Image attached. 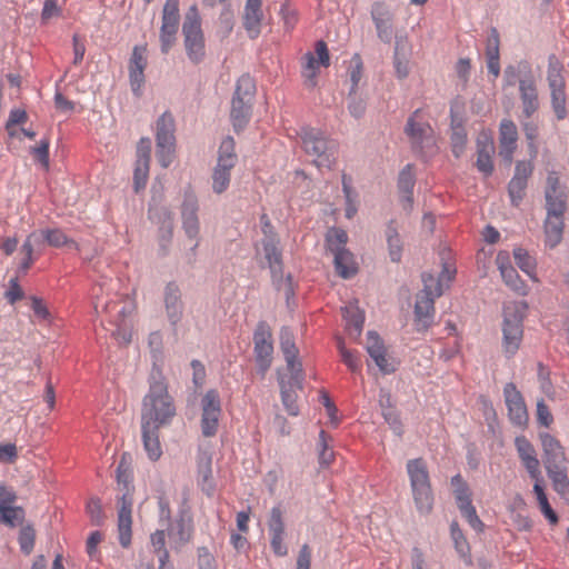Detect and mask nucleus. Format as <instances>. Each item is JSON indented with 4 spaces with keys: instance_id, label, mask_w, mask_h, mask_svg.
<instances>
[{
    "instance_id": "f257e3e1",
    "label": "nucleus",
    "mask_w": 569,
    "mask_h": 569,
    "mask_svg": "<svg viewBox=\"0 0 569 569\" xmlns=\"http://www.w3.org/2000/svg\"><path fill=\"white\" fill-rule=\"evenodd\" d=\"M177 415L174 400L168 390L166 377L159 369L151 372L149 389L141 403V425L148 428L169 426Z\"/></svg>"
},
{
    "instance_id": "f03ea898",
    "label": "nucleus",
    "mask_w": 569,
    "mask_h": 569,
    "mask_svg": "<svg viewBox=\"0 0 569 569\" xmlns=\"http://www.w3.org/2000/svg\"><path fill=\"white\" fill-rule=\"evenodd\" d=\"M568 193L560 183V174L555 170L547 173L545 187L546 220H545V243L550 249L557 247L561 240L565 229V213L567 212Z\"/></svg>"
},
{
    "instance_id": "7ed1b4c3",
    "label": "nucleus",
    "mask_w": 569,
    "mask_h": 569,
    "mask_svg": "<svg viewBox=\"0 0 569 569\" xmlns=\"http://www.w3.org/2000/svg\"><path fill=\"white\" fill-rule=\"evenodd\" d=\"M94 310L101 316V321L113 326L111 335L119 343L131 341V317L134 311V303L129 298L118 293H94Z\"/></svg>"
},
{
    "instance_id": "20e7f679",
    "label": "nucleus",
    "mask_w": 569,
    "mask_h": 569,
    "mask_svg": "<svg viewBox=\"0 0 569 569\" xmlns=\"http://www.w3.org/2000/svg\"><path fill=\"white\" fill-rule=\"evenodd\" d=\"M456 269L445 264L439 278L425 273L422 276L423 289L417 296L415 305V326L417 331H427L433 323L435 298L443 293L445 283L448 287L455 278Z\"/></svg>"
},
{
    "instance_id": "39448f33",
    "label": "nucleus",
    "mask_w": 569,
    "mask_h": 569,
    "mask_svg": "<svg viewBox=\"0 0 569 569\" xmlns=\"http://www.w3.org/2000/svg\"><path fill=\"white\" fill-rule=\"evenodd\" d=\"M403 131L415 152L426 157L438 151L435 130L422 109H417L409 116Z\"/></svg>"
},
{
    "instance_id": "423d86ee",
    "label": "nucleus",
    "mask_w": 569,
    "mask_h": 569,
    "mask_svg": "<svg viewBox=\"0 0 569 569\" xmlns=\"http://www.w3.org/2000/svg\"><path fill=\"white\" fill-rule=\"evenodd\" d=\"M528 305L525 301H508L502 309V347L513 356L520 348L523 336V319Z\"/></svg>"
},
{
    "instance_id": "0eeeda50",
    "label": "nucleus",
    "mask_w": 569,
    "mask_h": 569,
    "mask_svg": "<svg viewBox=\"0 0 569 569\" xmlns=\"http://www.w3.org/2000/svg\"><path fill=\"white\" fill-rule=\"evenodd\" d=\"M406 469L416 508L420 513H429L433 505V495L426 461L422 458L410 459Z\"/></svg>"
},
{
    "instance_id": "6e6552de",
    "label": "nucleus",
    "mask_w": 569,
    "mask_h": 569,
    "mask_svg": "<svg viewBox=\"0 0 569 569\" xmlns=\"http://www.w3.org/2000/svg\"><path fill=\"white\" fill-rule=\"evenodd\" d=\"M234 149L236 143L232 137H226L220 143L217 164L211 176L212 190L217 194L223 193L229 188L231 170L238 161Z\"/></svg>"
},
{
    "instance_id": "1a4fd4ad",
    "label": "nucleus",
    "mask_w": 569,
    "mask_h": 569,
    "mask_svg": "<svg viewBox=\"0 0 569 569\" xmlns=\"http://www.w3.org/2000/svg\"><path fill=\"white\" fill-rule=\"evenodd\" d=\"M302 144L305 151L313 157L318 168H332L337 157L336 141L329 140L318 130L308 129L303 132Z\"/></svg>"
},
{
    "instance_id": "9d476101",
    "label": "nucleus",
    "mask_w": 569,
    "mask_h": 569,
    "mask_svg": "<svg viewBox=\"0 0 569 569\" xmlns=\"http://www.w3.org/2000/svg\"><path fill=\"white\" fill-rule=\"evenodd\" d=\"M182 33L188 58L194 63L201 62L206 54L204 38L196 6H192L186 16Z\"/></svg>"
},
{
    "instance_id": "9b49d317",
    "label": "nucleus",
    "mask_w": 569,
    "mask_h": 569,
    "mask_svg": "<svg viewBox=\"0 0 569 569\" xmlns=\"http://www.w3.org/2000/svg\"><path fill=\"white\" fill-rule=\"evenodd\" d=\"M280 240L277 234H270L262 240L264 259L271 271L273 282L278 290H283L287 298L293 295L291 277L282 278V252L279 247Z\"/></svg>"
},
{
    "instance_id": "f8f14e48",
    "label": "nucleus",
    "mask_w": 569,
    "mask_h": 569,
    "mask_svg": "<svg viewBox=\"0 0 569 569\" xmlns=\"http://www.w3.org/2000/svg\"><path fill=\"white\" fill-rule=\"evenodd\" d=\"M157 159L163 168H168L176 153L174 119L164 112L156 124Z\"/></svg>"
},
{
    "instance_id": "ddd939ff",
    "label": "nucleus",
    "mask_w": 569,
    "mask_h": 569,
    "mask_svg": "<svg viewBox=\"0 0 569 569\" xmlns=\"http://www.w3.org/2000/svg\"><path fill=\"white\" fill-rule=\"evenodd\" d=\"M562 70L561 62L555 56L550 57L547 80L550 89L551 107L558 120H563L567 117L566 80Z\"/></svg>"
},
{
    "instance_id": "4468645a",
    "label": "nucleus",
    "mask_w": 569,
    "mask_h": 569,
    "mask_svg": "<svg viewBox=\"0 0 569 569\" xmlns=\"http://www.w3.org/2000/svg\"><path fill=\"white\" fill-rule=\"evenodd\" d=\"M451 486L460 513L473 530L482 532L485 525L478 517L477 510L472 505L471 491L468 483L463 480L461 475L458 473L451 478Z\"/></svg>"
},
{
    "instance_id": "2eb2a0df",
    "label": "nucleus",
    "mask_w": 569,
    "mask_h": 569,
    "mask_svg": "<svg viewBox=\"0 0 569 569\" xmlns=\"http://www.w3.org/2000/svg\"><path fill=\"white\" fill-rule=\"evenodd\" d=\"M222 413L221 401L217 390H208L201 399V433L206 438L216 436Z\"/></svg>"
},
{
    "instance_id": "dca6fc26",
    "label": "nucleus",
    "mask_w": 569,
    "mask_h": 569,
    "mask_svg": "<svg viewBox=\"0 0 569 569\" xmlns=\"http://www.w3.org/2000/svg\"><path fill=\"white\" fill-rule=\"evenodd\" d=\"M179 23V0H167L162 10L160 28V42L162 53H168L174 44Z\"/></svg>"
},
{
    "instance_id": "f3484780",
    "label": "nucleus",
    "mask_w": 569,
    "mask_h": 569,
    "mask_svg": "<svg viewBox=\"0 0 569 569\" xmlns=\"http://www.w3.org/2000/svg\"><path fill=\"white\" fill-rule=\"evenodd\" d=\"M198 209L197 197L193 193H187L181 206V220L186 237L192 241V256L196 254V250L200 243Z\"/></svg>"
},
{
    "instance_id": "a211bd4d",
    "label": "nucleus",
    "mask_w": 569,
    "mask_h": 569,
    "mask_svg": "<svg viewBox=\"0 0 569 569\" xmlns=\"http://www.w3.org/2000/svg\"><path fill=\"white\" fill-rule=\"evenodd\" d=\"M329 64L330 57L326 42H316L315 53L307 52L302 57L301 74L305 79L306 86L313 88L317 83L320 67H328Z\"/></svg>"
},
{
    "instance_id": "6ab92c4d",
    "label": "nucleus",
    "mask_w": 569,
    "mask_h": 569,
    "mask_svg": "<svg viewBox=\"0 0 569 569\" xmlns=\"http://www.w3.org/2000/svg\"><path fill=\"white\" fill-rule=\"evenodd\" d=\"M254 356L259 372L264 376L272 362L273 345L269 327L261 322L253 333Z\"/></svg>"
},
{
    "instance_id": "aec40b11",
    "label": "nucleus",
    "mask_w": 569,
    "mask_h": 569,
    "mask_svg": "<svg viewBox=\"0 0 569 569\" xmlns=\"http://www.w3.org/2000/svg\"><path fill=\"white\" fill-rule=\"evenodd\" d=\"M503 398L508 409V417L512 425L526 428L528 426L529 415L525 399L515 383L508 382L503 387Z\"/></svg>"
},
{
    "instance_id": "412c9836",
    "label": "nucleus",
    "mask_w": 569,
    "mask_h": 569,
    "mask_svg": "<svg viewBox=\"0 0 569 569\" xmlns=\"http://www.w3.org/2000/svg\"><path fill=\"white\" fill-rule=\"evenodd\" d=\"M147 46H136L132 49L131 57L128 62L129 82L132 92L141 96L142 88L146 82L144 70L148 66Z\"/></svg>"
},
{
    "instance_id": "4be33fe9",
    "label": "nucleus",
    "mask_w": 569,
    "mask_h": 569,
    "mask_svg": "<svg viewBox=\"0 0 569 569\" xmlns=\"http://www.w3.org/2000/svg\"><path fill=\"white\" fill-rule=\"evenodd\" d=\"M280 347L284 356V360L287 363V372L291 373L292 383L297 387L300 386V382L303 381V371L302 365L298 360V349L296 347L293 337L288 331H282L280 336Z\"/></svg>"
},
{
    "instance_id": "5701e85b",
    "label": "nucleus",
    "mask_w": 569,
    "mask_h": 569,
    "mask_svg": "<svg viewBox=\"0 0 569 569\" xmlns=\"http://www.w3.org/2000/svg\"><path fill=\"white\" fill-rule=\"evenodd\" d=\"M151 141L149 138L140 139L137 147V160L133 172V188L136 192L144 189L150 168Z\"/></svg>"
},
{
    "instance_id": "b1692460",
    "label": "nucleus",
    "mask_w": 569,
    "mask_h": 569,
    "mask_svg": "<svg viewBox=\"0 0 569 569\" xmlns=\"http://www.w3.org/2000/svg\"><path fill=\"white\" fill-rule=\"evenodd\" d=\"M132 505L133 497L129 491H127L120 498L118 510L119 542L123 548H128L131 543Z\"/></svg>"
},
{
    "instance_id": "393cba45",
    "label": "nucleus",
    "mask_w": 569,
    "mask_h": 569,
    "mask_svg": "<svg viewBox=\"0 0 569 569\" xmlns=\"http://www.w3.org/2000/svg\"><path fill=\"white\" fill-rule=\"evenodd\" d=\"M519 94L522 103V111L527 118H530L539 109V97L533 76L530 71L518 79Z\"/></svg>"
},
{
    "instance_id": "a878e982",
    "label": "nucleus",
    "mask_w": 569,
    "mask_h": 569,
    "mask_svg": "<svg viewBox=\"0 0 569 569\" xmlns=\"http://www.w3.org/2000/svg\"><path fill=\"white\" fill-rule=\"evenodd\" d=\"M533 171L531 161H518L515 169V176L509 182V196L511 202L518 206L525 196L528 178Z\"/></svg>"
},
{
    "instance_id": "bb28decb",
    "label": "nucleus",
    "mask_w": 569,
    "mask_h": 569,
    "mask_svg": "<svg viewBox=\"0 0 569 569\" xmlns=\"http://www.w3.org/2000/svg\"><path fill=\"white\" fill-rule=\"evenodd\" d=\"M163 303L166 315L171 325L176 326L183 316V301L179 286L176 282H169L163 291Z\"/></svg>"
},
{
    "instance_id": "cd10ccee",
    "label": "nucleus",
    "mask_w": 569,
    "mask_h": 569,
    "mask_svg": "<svg viewBox=\"0 0 569 569\" xmlns=\"http://www.w3.org/2000/svg\"><path fill=\"white\" fill-rule=\"evenodd\" d=\"M518 130L513 121L505 119L499 128V154L511 163L513 153L517 149Z\"/></svg>"
},
{
    "instance_id": "c85d7f7f",
    "label": "nucleus",
    "mask_w": 569,
    "mask_h": 569,
    "mask_svg": "<svg viewBox=\"0 0 569 569\" xmlns=\"http://www.w3.org/2000/svg\"><path fill=\"white\" fill-rule=\"evenodd\" d=\"M515 446L518 456L528 471L530 478H537L540 473V462L537 458L536 449L525 436H518L515 439Z\"/></svg>"
},
{
    "instance_id": "c756f323",
    "label": "nucleus",
    "mask_w": 569,
    "mask_h": 569,
    "mask_svg": "<svg viewBox=\"0 0 569 569\" xmlns=\"http://www.w3.org/2000/svg\"><path fill=\"white\" fill-rule=\"evenodd\" d=\"M262 0H247L243 11V27L251 39H256L261 32Z\"/></svg>"
},
{
    "instance_id": "7c9ffc66",
    "label": "nucleus",
    "mask_w": 569,
    "mask_h": 569,
    "mask_svg": "<svg viewBox=\"0 0 569 569\" xmlns=\"http://www.w3.org/2000/svg\"><path fill=\"white\" fill-rule=\"evenodd\" d=\"M371 17L375 22L378 37L385 42H390L392 16L388 7L383 2H375L371 8Z\"/></svg>"
},
{
    "instance_id": "2f4dec72",
    "label": "nucleus",
    "mask_w": 569,
    "mask_h": 569,
    "mask_svg": "<svg viewBox=\"0 0 569 569\" xmlns=\"http://www.w3.org/2000/svg\"><path fill=\"white\" fill-rule=\"evenodd\" d=\"M366 348L369 356L373 359L375 363L383 373H390L395 371V367L391 366L386 358V349L383 342L376 332H368Z\"/></svg>"
},
{
    "instance_id": "473e14b6",
    "label": "nucleus",
    "mask_w": 569,
    "mask_h": 569,
    "mask_svg": "<svg viewBox=\"0 0 569 569\" xmlns=\"http://www.w3.org/2000/svg\"><path fill=\"white\" fill-rule=\"evenodd\" d=\"M539 439L541 441L543 455H545V463L546 467L548 465H559L565 463V450L561 446L560 441L556 439L548 432H540Z\"/></svg>"
},
{
    "instance_id": "72a5a7b5",
    "label": "nucleus",
    "mask_w": 569,
    "mask_h": 569,
    "mask_svg": "<svg viewBox=\"0 0 569 569\" xmlns=\"http://www.w3.org/2000/svg\"><path fill=\"white\" fill-rule=\"evenodd\" d=\"M292 382L291 373H279L282 403L289 415L297 416L299 413V408L297 405L296 391L302 388V381L299 387L295 386Z\"/></svg>"
},
{
    "instance_id": "f704fd0d",
    "label": "nucleus",
    "mask_w": 569,
    "mask_h": 569,
    "mask_svg": "<svg viewBox=\"0 0 569 569\" xmlns=\"http://www.w3.org/2000/svg\"><path fill=\"white\" fill-rule=\"evenodd\" d=\"M411 50L407 38L397 39L393 54V67L398 79L402 80L409 76Z\"/></svg>"
},
{
    "instance_id": "c9c22d12",
    "label": "nucleus",
    "mask_w": 569,
    "mask_h": 569,
    "mask_svg": "<svg viewBox=\"0 0 569 569\" xmlns=\"http://www.w3.org/2000/svg\"><path fill=\"white\" fill-rule=\"evenodd\" d=\"M342 316L349 335L355 339L359 338L362 331L365 316L357 302H350L342 308Z\"/></svg>"
},
{
    "instance_id": "e433bc0d",
    "label": "nucleus",
    "mask_w": 569,
    "mask_h": 569,
    "mask_svg": "<svg viewBox=\"0 0 569 569\" xmlns=\"http://www.w3.org/2000/svg\"><path fill=\"white\" fill-rule=\"evenodd\" d=\"M499 33L496 29H491L486 42V58L488 71L496 79L500 73V56H499Z\"/></svg>"
},
{
    "instance_id": "4c0bfd02",
    "label": "nucleus",
    "mask_w": 569,
    "mask_h": 569,
    "mask_svg": "<svg viewBox=\"0 0 569 569\" xmlns=\"http://www.w3.org/2000/svg\"><path fill=\"white\" fill-rule=\"evenodd\" d=\"M546 469L555 491L562 498L569 499V478L565 463L548 465Z\"/></svg>"
},
{
    "instance_id": "58836bf2",
    "label": "nucleus",
    "mask_w": 569,
    "mask_h": 569,
    "mask_svg": "<svg viewBox=\"0 0 569 569\" xmlns=\"http://www.w3.org/2000/svg\"><path fill=\"white\" fill-rule=\"evenodd\" d=\"M251 100L233 98L231 104V121L236 131L243 129L251 116Z\"/></svg>"
},
{
    "instance_id": "ea45409f",
    "label": "nucleus",
    "mask_w": 569,
    "mask_h": 569,
    "mask_svg": "<svg viewBox=\"0 0 569 569\" xmlns=\"http://www.w3.org/2000/svg\"><path fill=\"white\" fill-rule=\"evenodd\" d=\"M159 430V428H148V426L141 425L143 447L149 459L152 461H157L162 455Z\"/></svg>"
},
{
    "instance_id": "a19ab883",
    "label": "nucleus",
    "mask_w": 569,
    "mask_h": 569,
    "mask_svg": "<svg viewBox=\"0 0 569 569\" xmlns=\"http://www.w3.org/2000/svg\"><path fill=\"white\" fill-rule=\"evenodd\" d=\"M198 483L208 496L212 495L214 485L212 481L211 457L202 453L198 458Z\"/></svg>"
},
{
    "instance_id": "79ce46f5",
    "label": "nucleus",
    "mask_w": 569,
    "mask_h": 569,
    "mask_svg": "<svg viewBox=\"0 0 569 569\" xmlns=\"http://www.w3.org/2000/svg\"><path fill=\"white\" fill-rule=\"evenodd\" d=\"M335 267L339 276L350 278L357 272V263L353 256L346 249L333 253Z\"/></svg>"
},
{
    "instance_id": "37998d69",
    "label": "nucleus",
    "mask_w": 569,
    "mask_h": 569,
    "mask_svg": "<svg viewBox=\"0 0 569 569\" xmlns=\"http://www.w3.org/2000/svg\"><path fill=\"white\" fill-rule=\"evenodd\" d=\"M342 191L346 198V217L351 219L358 211V193L352 188V179L348 174H342Z\"/></svg>"
},
{
    "instance_id": "c03bdc74",
    "label": "nucleus",
    "mask_w": 569,
    "mask_h": 569,
    "mask_svg": "<svg viewBox=\"0 0 569 569\" xmlns=\"http://www.w3.org/2000/svg\"><path fill=\"white\" fill-rule=\"evenodd\" d=\"M415 182L416 177L413 166L407 164L399 173L398 189L401 193H403V197L408 202L412 201V190Z\"/></svg>"
},
{
    "instance_id": "a18cd8bd",
    "label": "nucleus",
    "mask_w": 569,
    "mask_h": 569,
    "mask_svg": "<svg viewBox=\"0 0 569 569\" xmlns=\"http://www.w3.org/2000/svg\"><path fill=\"white\" fill-rule=\"evenodd\" d=\"M513 257L517 266L529 276V278L538 282L536 274V260L522 248H516L513 250Z\"/></svg>"
},
{
    "instance_id": "49530a36",
    "label": "nucleus",
    "mask_w": 569,
    "mask_h": 569,
    "mask_svg": "<svg viewBox=\"0 0 569 569\" xmlns=\"http://www.w3.org/2000/svg\"><path fill=\"white\" fill-rule=\"evenodd\" d=\"M163 222L160 227L159 246L162 254H167L172 240L173 218L171 212L163 210Z\"/></svg>"
},
{
    "instance_id": "de8ad7c7",
    "label": "nucleus",
    "mask_w": 569,
    "mask_h": 569,
    "mask_svg": "<svg viewBox=\"0 0 569 569\" xmlns=\"http://www.w3.org/2000/svg\"><path fill=\"white\" fill-rule=\"evenodd\" d=\"M36 231L40 236L39 239H40L42 246L47 243L51 247L58 248L63 244H67V242H68V237L60 229L47 228V229H39Z\"/></svg>"
},
{
    "instance_id": "09e8293b",
    "label": "nucleus",
    "mask_w": 569,
    "mask_h": 569,
    "mask_svg": "<svg viewBox=\"0 0 569 569\" xmlns=\"http://www.w3.org/2000/svg\"><path fill=\"white\" fill-rule=\"evenodd\" d=\"M387 243L390 259L399 262L402 253V243L397 229L390 223L386 230Z\"/></svg>"
},
{
    "instance_id": "8fccbe9b",
    "label": "nucleus",
    "mask_w": 569,
    "mask_h": 569,
    "mask_svg": "<svg viewBox=\"0 0 569 569\" xmlns=\"http://www.w3.org/2000/svg\"><path fill=\"white\" fill-rule=\"evenodd\" d=\"M495 147L487 143L486 147L477 151V169L486 177L490 176L493 171L492 154Z\"/></svg>"
},
{
    "instance_id": "3c124183",
    "label": "nucleus",
    "mask_w": 569,
    "mask_h": 569,
    "mask_svg": "<svg viewBox=\"0 0 569 569\" xmlns=\"http://www.w3.org/2000/svg\"><path fill=\"white\" fill-rule=\"evenodd\" d=\"M318 451L320 467L328 468L335 460V452L330 448L328 435L323 430L319 433Z\"/></svg>"
},
{
    "instance_id": "603ef678",
    "label": "nucleus",
    "mask_w": 569,
    "mask_h": 569,
    "mask_svg": "<svg viewBox=\"0 0 569 569\" xmlns=\"http://www.w3.org/2000/svg\"><path fill=\"white\" fill-rule=\"evenodd\" d=\"M500 274L503 282L515 292L521 296H526L528 293V287L520 279L517 270L513 267L502 270Z\"/></svg>"
},
{
    "instance_id": "864d4df0",
    "label": "nucleus",
    "mask_w": 569,
    "mask_h": 569,
    "mask_svg": "<svg viewBox=\"0 0 569 569\" xmlns=\"http://www.w3.org/2000/svg\"><path fill=\"white\" fill-rule=\"evenodd\" d=\"M256 93V83L253 78L249 74H242L238 81L236 87V92L233 98H240L244 100H253Z\"/></svg>"
},
{
    "instance_id": "5fc2aeb1",
    "label": "nucleus",
    "mask_w": 569,
    "mask_h": 569,
    "mask_svg": "<svg viewBox=\"0 0 569 569\" xmlns=\"http://www.w3.org/2000/svg\"><path fill=\"white\" fill-rule=\"evenodd\" d=\"M24 516L26 512L22 507H0V520L10 527L21 525Z\"/></svg>"
},
{
    "instance_id": "6e6d98bb",
    "label": "nucleus",
    "mask_w": 569,
    "mask_h": 569,
    "mask_svg": "<svg viewBox=\"0 0 569 569\" xmlns=\"http://www.w3.org/2000/svg\"><path fill=\"white\" fill-rule=\"evenodd\" d=\"M348 234L345 230L339 228H331L327 232L326 241L329 250L335 253L338 250H343L347 243Z\"/></svg>"
},
{
    "instance_id": "4d7b16f0",
    "label": "nucleus",
    "mask_w": 569,
    "mask_h": 569,
    "mask_svg": "<svg viewBox=\"0 0 569 569\" xmlns=\"http://www.w3.org/2000/svg\"><path fill=\"white\" fill-rule=\"evenodd\" d=\"M151 545L154 549V552L158 553L160 567L159 569H164V566L169 559V553L166 546V533L163 530H157L154 533L151 535Z\"/></svg>"
},
{
    "instance_id": "13d9d810",
    "label": "nucleus",
    "mask_w": 569,
    "mask_h": 569,
    "mask_svg": "<svg viewBox=\"0 0 569 569\" xmlns=\"http://www.w3.org/2000/svg\"><path fill=\"white\" fill-rule=\"evenodd\" d=\"M36 530L31 525L21 527L19 532V545L23 553L30 555L34 547Z\"/></svg>"
},
{
    "instance_id": "bf43d9fd",
    "label": "nucleus",
    "mask_w": 569,
    "mask_h": 569,
    "mask_svg": "<svg viewBox=\"0 0 569 569\" xmlns=\"http://www.w3.org/2000/svg\"><path fill=\"white\" fill-rule=\"evenodd\" d=\"M268 528L270 535L284 536V522L280 507L277 506L271 509Z\"/></svg>"
},
{
    "instance_id": "052dcab7",
    "label": "nucleus",
    "mask_w": 569,
    "mask_h": 569,
    "mask_svg": "<svg viewBox=\"0 0 569 569\" xmlns=\"http://www.w3.org/2000/svg\"><path fill=\"white\" fill-rule=\"evenodd\" d=\"M338 348H339V351H340V356L342 358V361L345 362V365L352 371V372H358L361 370V360H360V357L358 356V353H355L350 350H348L342 340H339L338 341Z\"/></svg>"
},
{
    "instance_id": "680f3d73",
    "label": "nucleus",
    "mask_w": 569,
    "mask_h": 569,
    "mask_svg": "<svg viewBox=\"0 0 569 569\" xmlns=\"http://www.w3.org/2000/svg\"><path fill=\"white\" fill-rule=\"evenodd\" d=\"M450 140H451L452 153L455 154L456 158H459L463 153V151L466 149V144H467V134H466L465 130L463 129L453 130Z\"/></svg>"
},
{
    "instance_id": "e2e57ef3",
    "label": "nucleus",
    "mask_w": 569,
    "mask_h": 569,
    "mask_svg": "<svg viewBox=\"0 0 569 569\" xmlns=\"http://www.w3.org/2000/svg\"><path fill=\"white\" fill-rule=\"evenodd\" d=\"M176 529L177 531L172 530L170 535L177 540L178 543L182 545L191 539V527L183 520L177 522Z\"/></svg>"
},
{
    "instance_id": "0e129e2a",
    "label": "nucleus",
    "mask_w": 569,
    "mask_h": 569,
    "mask_svg": "<svg viewBox=\"0 0 569 569\" xmlns=\"http://www.w3.org/2000/svg\"><path fill=\"white\" fill-rule=\"evenodd\" d=\"M537 421L546 428H549L553 422V417L543 400L537 402Z\"/></svg>"
},
{
    "instance_id": "69168bd1",
    "label": "nucleus",
    "mask_w": 569,
    "mask_h": 569,
    "mask_svg": "<svg viewBox=\"0 0 569 569\" xmlns=\"http://www.w3.org/2000/svg\"><path fill=\"white\" fill-rule=\"evenodd\" d=\"M349 74L352 82V87L356 88L361 79L362 74V60L359 54H355L350 60Z\"/></svg>"
},
{
    "instance_id": "338daca9",
    "label": "nucleus",
    "mask_w": 569,
    "mask_h": 569,
    "mask_svg": "<svg viewBox=\"0 0 569 569\" xmlns=\"http://www.w3.org/2000/svg\"><path fill=\"white\" fill-rule=\"evenodd\" d=\"M549 375H550L549 370L542 363H539L538 365V379H539V383H540V389L547 396H551L553 392L552 383H551Z\"/></svg>"
},
{
    "instance_id": "774afa93",
    "label": "nucleus",
    "mask_w": 569,
    "mask_h": 569,
    "mask_svg": "<svg viewBox=\"0 0 569 569\" xmlns=\"http://www.w3.org/2000/svg\"><path fill=\"white\" fill-rule=\"evenodd\" d=\"M39 237L40 236L37 233V231L31 232L21 246V253L24 256H33L34 249L42 246Z\"/></svg>"
}]
</instances>
